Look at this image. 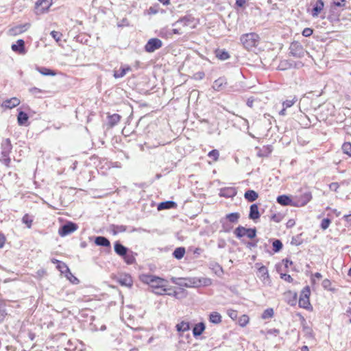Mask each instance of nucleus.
I'll list each match as a JSON object with an SVG mask.
<instances>
[{
	"label": "nucleus",
	"instance_id": "1",
	"mask_svg": "<svg viewBox=\"0 0 351 351\" xmlns=\"http://www.w3.org/2000/svg\"><path fill=\"white\" fill-rule=\"evenodd\" d=\"M141 279L142 282L156 289L154 292L156 294L162 295L167 291V281L164 278L153 275H143Z\"/></svg>",
	"mask_w": 351,
	"mask_h": 351
},
{
	"label": "nucleus",
	"instance_id": "2",
	"mask_svg": "<svg viewBox=\"0 0 351 351\" xmlns=\"http://www.w3.org/2000/svg\"><path fill=\"white\" fill-rule=\"evenodd\" d=\"M171 281L181 287H199L201 286V281L197 278H176L172 277Z\"/></svg>",
	"mask_w": 351,
	"mask_h": 351
},
{
	"label": "nucleus",
	"instance_id": "3",
	"mask_svg": "<svg viewBox=\"0 0 351 351\" xmlns=\"http://www.w3.org/2000/svg\"><path fill=\"white\" fill-rule=\"evenodd\" d=\"M240 40L245 48L249 50L257 46L259 36L255 33H249L242 35Z\"/></svg>",
	"mask_w": 351,
	"mask_h": 351
},
{
	"label": "nucleus",
	"instance_id": "4",
	"mask_svg": "<svg viewBox=\"0 0 351 351\" xmlns=\"http://www.w3.org/2000/svg\"><path fill=\"white\" fill-rule=\"evenodd\" d=\"M12 149L11 141L9 138L4 139L1 143V156L3 164L6 166H9L11 161L9 156Z\"/></svg>",
	"mask_w": 351,
	"mask_h": 351
},
{
	"label": "nucleus",
	"instance_id": "5",
	"mask_svg": "<svg viewBox=\"0 0 351 351\" xmlns=\"http://www.w3.org/2000/svg\"><path fill=\"white\" fill-rule=\"evenodd\" d=\"M255 266L258 269L256 275L263 284L264 285H270L271 279L267 267L263 265H261V264L258 263L255 264Z\"/></svg>",
	"mask_w": 351,
	"mask_h": 351
},
{
	"label": "nucleus",
	"instance_id": "6",
	"mask_svg": "<svg viewBox=\"0 0 351 351\" xmlns=\"http://www.w3.org/2000/svg\"><path fill=\"white\" fill-rule=\"evenodd\" d=\"M234 233L239 239L244 236H247L250 239H253L256 235V230L255 228H246L239 226L234 230Z\"/></svg>",
	"mask_w": 351,
	"mask_h": 351
},
{
	"label": "nucleus",
	"instance_id": "7",
	"mask_svg": "<svg viewBox=\"0 0 351 351\" xmlns=\"http://www.w3.org/2000/svg\"><path fill=\"white\" fill-rule=\"evenodd\" d=\"M312 199V195L310 192H306L293 198V206L300 207L305 206Z\"/></svg>",
	"mask_w": 351,
	"mask_h": 351
},
{
	"label": "nucleus",
	"instance_id": "8",
	"mask_svg": "<svg viewBox=\"0 0 351 351\" xmlns=\"http://www.w3.org/2000/svg\"><path fill=\"white\" fill-rule=\"evenodd\" d=\"M290 53L295 58H300L303 57L306 53L302 45L298 42H293L289 47Z\"/></svg>",
	"mask_w": 351,
	"mask_h": 351
},
{
	"label": "nucleus",
	"instance_id": "9",
	"mask_svg": "<svg viewBox=\"0 0 351 351\" xmlns=\"http://www.w3.org/2000/svg\"><path fill=\"white\" fill-rule=\"evenodd\" d=\"M52 5V0H38L36 3L35 12L36 14H42L47 12Z\"/></svg>",
	"mask_w": 351,
	"mask_h": 351
},
{
	"label": "nucleus",
	"instance_id": "10",
	"mask_svg": "<svg viewBox=\"0 0 351 351\" xmlns=\"http://www.w3.org/2000/svg\"><path fill=\"white\" fill-rule=\"evenodd\" d=\"M162 46V42L159 38L149 39L145 46V49L147 52L152 53L156 50L160 49Z\"/></svg>",
	"mask_w": 351,
	"mask_h": 351
},
{
	"label": "nucleus",
	"instance_id": "11",
	"mask_svg": "<svg viewBox=\"0 0 351 351\" xmlns=\"http://www.w3.org/2000/svg\"><path fill=\"white\" fill-rule=\"evenodd\" d=\"M310 289L306 287L302 291L300 298L299 299V306L304 308H308L311 305L309 302Z\"/></svg>",
	"mask_w": 351,
	"mask_h": 351
},
{
	"label": "nucleus",
	"instance_id": "12",
	"mask_svg": "<svg viewBox=\"0 0 351 351\" xmlns=\"http://www.w3.org/2000/svg\"><path fill=\"white\" fill-rule=\"evenodd\" d=\"M77 228V226L75 223L72 222H69L64 226H62L58 230V233L61 237H65L73 232H75Z\"/></svg>",
	"mask_w": 351,
	"mask_h": 351
},
{
	"label": "nucleus",
	"instance_id": "13",
	"mask_svg": "<svg viewBox=\"0 0 351 351\" xmlns=\"http://www.w3.org/2000/svg\"><path fill=\"white\" fill-rule=\"evenodd\" d=\"M30 27V23H26L13 27L9 29V34L10 36H17L26 32Z\"/></svg>",
	"mask_w": 351,
	"mask_h": 351
},
{
	"label": "nucleus",
	"instance_id": "14",
	"mask_svg": "<svg viewBox=\"0 0 351 351\" xmlns=\"http://www.w3.org/2000/svg\"><path fill=\"white\" fill-rule=\"evenodd\" d=\"M324 8V3L323 0H317L313 4V9L311 10V16L313 18H317L322 13Z\"/></svg>",
	"mask_w": 351,
	"mask_h": 351
},
{
	"label": "nucleus",
	"instance_id": "15",
	"mask_svg": "<svg viewBox=\"0 0 351 351\" xmlns=\"http://www.w3.org/2000/svg\"><path fill=\"white\" fill-rule=\"evenodd\" d=\"M132 71V68L128 65H123L120 67L119 70L114 69L113 71V76L114 78L123 77L128 72Z\"/></svg>",
	"mask_w": 351,
	"mask_h": 351
},
{
	"label": "nucleus",
	"instance_id": "16",
	"mask_svg": "<svg viewBox=\"0 0 351 351\" xmlns=\"http://www.w3.org/2000/svg\"><path fill=\"white\" fill-rule=\"evenodd\" d=\"M117 282L121 285L126 287H131L133 284L132 277L128 274H122L119 276Z\"/></svg>",
	"mask_w": 351,
	"mask_h": 351
},
{
	"label": "nucleus",
	"instance_id": "17",
	"mask_svg": "<svg viewBox=\"0 0 351 351\" xmlns=\"http://www.w3.org/2000/svg\"><path fill=\"white\" fill-rule=\"evenodd\" d=\"M20 104V100L17 97H12L3 101L1 106L5 108L12 109Z\"/></svg>",
	"mask_w": 351,
	"mask_h": 351
},
{
	"label": "nucleus",
	"instance_id": "18",
	"mask_svg": "<svg viewBox=\"0 0 351 351\" xmlns=\"http://www.w3.org/2000/svg\"><path fill=\"white\" fill-rule=\"evenodd\" d=\"M226 84V79L224 77H219L214 81L212 87L216 91H221L224 89Z\"/></svg>",
	"mask_w": 351,
	"mask_h": 351
},
{
	"label": "nucleus",
	"instance_id": "19",
	"mask_svg": "<svg viewBox=\"0 0 351 351\" xmlns=\"http://www.w3.org/2000/svg\"><path fill=\"white\" fill-rule=\"evenodd\" d=\"M12 49L20 54H25L26 51L25 49V42L22 39H19L15 44L12 45Z\"/></svg>",
	"mask_w": 351,
	"mask_h": 351
},
{
	"label": "nucleus",
	"instance_id": "20",
	"mask_svg": "<svg viewBox=\"0 0 351 351\" xmlns=\"http://www.w3.org/2000/svg\"><path fill=\"white\" fill-rule=\"evenodd\" d=\"M297 97H293L291 99H287L282 102V109L279 112V114L280 116H285L286 115V110L288 108L291 107L297 101Z\"/></svg>",
	"mask_w": 351,
	"mask_h": 351
},
{
	"label": "nucleus",
	"instance_id": "21",
	"mask_svg": "<svg viewBox=\"0 0 351 351\" xmlns=\"http://www.w3.org/2000/svg\"><path fill=\"white\" fill-rule=\"evenodd\" d=\"M260 217L258 207L257 204H252L250 206L249 218L252 220H256Z\"/></svg>",
	"mask_w": 351,
	"mask_h": 351
},
{
	"label": "nucleus",
	"instance_id": "22",
	"mask_svg": "<svg viewBox=\"0 0 351 351\" xmlns=\"http://www.w3.org/2000/svg\"><path fill=\"white\" fill-rule=\"evenodd\" d=\"M114 251L118 255L123 256L128 252V248L120 243L116 242L114 244Z\"/></svg>",
	"mask_w": 351,
	"mask_h": 351
},
{
	"label": "nucleus",
	"instance_id": "23",
	"mask_svg": "<svg viewBox=\"0 0 351 351\" xmlns=\"http://www.w3.org/2000/svg\"><path fill=\"white\" fill-rule=\"evenodd\" d=\"M244 197L248 202H254L258 197V195L254 190H248L245 193Z\"/></svg>",
	"mask_w": 351,
	"mask_h": 351
},
{
	"label": "nucleus",
	"instance_id": "24",
	"mask_svg": "<svg viewBox=\"0 0 351 351\" xmlns=\"http://www.w3.org/2000/svg\"><path fill=\"white\" fill-rule=\"evenodd\" d=\"M293 199L291 200L287 195H280L277 197V202L283 206L293 205Z\"/></svg>",
	"mask_w": 351,
	"mask_h": 351
},
{
	"label": "nucleus",
	"instance_id": "25",
	"mask_svg": "<svg viewBox=\"0 0 351 351\" xmlns=\"http://www.w3.org/2000/svg\"><path fill=\"white\" fill-rule=\"evenodd\" d=\"M205 330V325L204 323L200 322L196 324L193 329V334L195 337L199 336Z\"/></svg>",
	"mask_w": 351,
	"mask_h": 351
},
{
	"label": "nucleus",
	"instance_id": "26",
	"mask_svg": "<svg viewBox=\"0 0 351 351\" xmlns=\"http://www.w3.org/2000/svg\"><path fill=\"white\" fill-rule=\"evenodd\" d=\"M95 243L99 246L108 247L110 243L108 239L104 237H97L95 238Z\"/></svg>",
	"mask_w": 351,
	"mask_h": 351
},
{
	"label": "nucleus",
	"instance_id": "27",
	"mask_svg": "<svg viewBox=\"0 0 351 351\" xmlns=\"http://www.w3.org/2000/svg\"><path fill=\"white\" fill-rule=\"evenodd\" d=\"M176 204L173 201H167L161 202L158 206V209L159 210H163V209H169L176 207Z\"/></svg>",
	"mask_w": 351,
	"mask_h": 351
},
{
	"label": "nucleus",
	"instance_id": "28",
	"mask_svg": "<svg viewBox=\"0 0 351 351\" xmlns=\"http://www.w3.org/2000/svg\"><path fill=\"white\" fill-rule=\"evenodd\" d=\"M209 321L215 324H219L221 322V316L217 312H213L210 314Z\"/></svg>",
	"mask_w": 351,
	"mask_h": 351
},
{
	"label": "nucleus",
	"instance_id": "29",
	"mask_svg": "<svg viewBox=\"0 0 351 351\" xmlns=\"http://www.w3.org/2000/svg\"><path fill=\"white\" fill-rule=\"evenodd\" d=\"M108 117V123L111 127H113L115 125H117L121 119V116L118 114H113L112 115H109Z\"/></svg>",
	"mask_w": 351,
	"mask_h": 351
},
{
	"label": "nucleus",
	"instance_id": "30",
	"mask_svg": "<svg viewBox=\"0 0 351 351\" xmlns=\"http://www.w3.org/2000/svg\"><path fill=\"white\" fill-rule=\"evenodd\" d=\"M176 329L178 332H186L190 329V324L188 322L182 321L176 325Z\"/></svg>",
	"mask_w": 351,
	"mask_h": 351
},
{
	"label": "nucleus",
	"instance_id": "31",
	"mask_svg": "<svg viewBox=\"0 0 351 351\" xmlns=\"http://www.w3.org/2000/svg\"><path fill=\"white\" fill-rule=\"evenodd\" d=\"M28 118L29 117L25 112H24L23 111L19 112V113L18 114V117H17V121H18L19 125H25V123L27 121Z\"/></svg>",
	"mask_w": 351,
	"mask_h": 351
},
{
	"label": "nucleus",
	"instance_id": "32",
	"mask_svg": "<svg viewBox=\"0 0 351 351\" xmlns=\"http://www.w3.org/2000/svg\"><path fill=\"white\" fill-rule=\"evenodd\" d=\"M240 218V214L239 213H232L226 216V219L231 223H237Z\"/></svg>",
	"mask_w": 351,
	"mask_h": 351
},
{
	"label": "nucleus",
	"instance_id": "33",
	"mask_svg": "<svg viewBox=\"0 0 351 351\" xmlns=\"http://www.w3.org/2000/svg\"><path fill=\"white\" fill-rule=\"evenodd\" d=\"M184 254H185L184 247H177L174 250L173 255L176 258L181 259L184 256Z\"/></svg>",
	"mask_w": 351,
	"mask_h": 351
},
{
	"label": "nucleus",
	"instance_id": "34",
	"mask_svg": "<svg viewBox=\"0 0 351 351\" xmlns=\"http://www.w3.org/2000/svg\"><path fill=\"white\" fill-rule=\"evenodd\" d=\"M36 70L43 75H55V73L45 67H37Z\"/></svg>",
	"mask_w": 351,
	"mask_h": 351
},
{
	"label": "nucleus",
	"instance_id": "35",
	"mask_svg": "<svg viewBox=\"0 0 351 351\" xmlns=\"http://www.w3.org/2000/svg\"><path fill=\"white\" fill-rule=\"evenodd\" d=\"M216 56L221 60H226L229 58L230 56L226 51L219 50L216 52Z\"/></svg>",
	"mask_w": 351,
	"mask_h": 351
},
{
	"label": "nucleus",
	"instance_id": "36",
	"mask_svg": "<svg viewBox=\"0 0 351 351\" xmlns=\"http://www.w3.org/2000/svg\"><path fill=\"white\" fill-rule=\"evenodd\" d=\"M274 310L271 308H267L265 310L261 315L262 319H267L271 318L274 316Z\"/></svg>",
	"mask_w": 351,
	"mask_h": 351
},
{
	"label": "nucleus",
	"instance_id": "37",
	"mask_svg": "<svg viewBox=\"0 0 351 351\" xmlns=\"http://www.w3.org/2000/svg\"><path fill=\"white\" fill-rule=\"evenodd\" d=\"M343 152L351 157V143L349 142L344 143L342 145Z\"/></svg>",
	"mask_w": 351,
	"mask_h": 351
},
{
	"label": "nucleus",
	"instance_id": "38",
	"mask_svg": "<svg viewBox=\"0 0 351 351\" xmlns=\"http://www.w3.org/2000/svg\"><path fill=\"white\" fill-rule=\"evenodd\" d=\"M56 261L58 263V268L59 269V270L62 273H65L66 274V273L69 271V269L67 267V265L65 263H62L60 261Z\"/></svg>",
	"mask_w": 351,
	"mask_h": 351
},
{
	"label": "nucleus",
	"instance_id": "39",
	"mask_svg": "<svg viewBox=\"0 0 351 351\" xmlns=\"http://www.w3.org/2000/svg\"><path fill=\"white\" fill-rule=\"evenodd\" d=\"M273 250L275 252H279L282 247V242L278 240V239H276L275 240L274 242H273Z\"/></svg>",
	"mask_w": 351,
	"mask_h": 351
},
{
	"label": "nucleus",
	"instance_id": "40",
	"mask_svg": "<svg viewBox=\"0 0 351 351\" xmlns=\"http://www.w3.org/2000/svg\"><path fill=\"white\" fill-rule=\"evenodd\" d=\"M22 221L23 223L27 225V228H31L33 220L29 215H25L23 217Z\"/></svg>",
	"mask_w": 351,
	"mask_h": 351
},
{
	"label": "nucleus",
	"instance_id": "41",
	"mask_svg": "<svg viewBox=\"0 0 351 351\" xmlns=\"http://www.w3.org/2000/svg\"><path fill=\"white\" fill-rule=\"evenodd\" d=\"M249 317L246 315H243L239 319V324L241 326L244 327L245 326L248 322H249Z\"/></svg>",
	"mask_w": 351,
	"mask_h": 351
},
{
	"label": "nucleus",
	"instance_id": "42",
	"mask_svg": "<svg viewBox=\"0 0 351 351\" xmlns=\"http://www.w3.org/2000/svg\"><path fill=\"white\" fill-rule=\"evenodd\" d=\"M66 276L73 284H77L79 282V280L70 271V270L66 273Z\"/></svg>",
	"mask_w": 351,
	"mask_h": 351
},
{
	"label": "nucleus",
	"instance_id": "43",
	"mask_svg": "<svg viewBox=\"0 0 351 351\" xmlns=\"http://www.w3.org/2000/svg\"><path fill=\"white\" fill-rule=\"evenodd\" d=\"M208 156L212 158L215 161H217L219 159V152L217 149H213L208 153Z\"/></svg>",
	"mask_w": 351,
	"mask_h": 351
},
{
	"label": "nucleus",
	"instance_id": "44",
	"mask_svg": "<svg viewBox=\"0 0 351 351\" xmlns=\"http://www.w3.org/2000/svg\"><path fill=\"white\" fill-rule=\"evenodd\" d=\"M123 257L125 261L129 265L132 264L135 260L132 254H129L128 253H126Z\"/></svg>",
	"mask_w": 351,
	"mask_h": 351
},
{
	"label": "nucleus",
	"instance_id": "45",
	"mask_svg": "<svg viewBox=\"0 0 351 351\" xmlns=\"http://www.w3.org/2000/svg\"><path fill=\"white\" fill-rule=\"evenodd\" d=\"M51 35L57 43H59L60 41L62 36V34L60 32L56 31H52L51 32Z\"/></svg>",
	"mask_w": 351,
	"mask_h": 351
},
{
	"label": "nucleus",
	"instance_id": "46",
	"mask_svg": "<svg viewBox=\"0 0 351 351\" xmlns=\"http://www.w3.org/2000/svg\"><path fill=\"white\" fill-rule=\"evenodd\" d=\"M330 223L331 221L328 218L324 219L321 223L322 229L326 230L329 227Z\"/></svg>",
	"mask_w": 351,
	"mask_h": 351
},
{
	"label": "nucleus",
	"instance_id": "47",
	"mask_svg": "<svg viewBox=\"0 0 351 351\" xmlns=\"http://www.w3.org/2000/svg\"><path fill=\"white\" fill-rule=\"evenodd\" d=\"M285 295L286 296H292V300H289L288 301V304L293 306L295 304L296 302V293H293L292 294V293L291 291H289L287 293H285Z\"/></svg>",
	"mask_w": 351,
	"mask_h": 351
},
{
	"label": "nucleus",
	"instance_id": "48",
	"mask_svg": "<svg viewBox=\"0 0 351 351\" xmlns=\"http://www.w3.org/2000/svg\"><path fill=\"white\" fill-rule=\"evenodd\" d=\"M313 31L311 28L306 27L303 29L302 34V36H304L305 37H308L313 34Z\"/></svg>",
	"mask_w": 351,
	"mask_h": 351
},
{
	"label": "nucleus",
	"instance_id": "49",
	"mask_svg": "<svg viewBox=\"0 0 351 351\" xmlns=\"http://www.w3.org/2000/svg\"><path fill=\"white\" fill-rule=\"evenodd\" d=\"M126 230V227L124 226H114V231L115 233H117V232H125Z\"/></svg>",
	"mask_w": 351,
	"mask_h": 351
},
{
	"label": "nucleus",
	"instance_id": "50",
	"mask_svg": "<svg viewBox=\"0 0 351 351\" xmlns=\"http://www.w3.org/2000/svg\"><path fill=\"white\" fill-rule=\"evenodd\" d=\"M280 278L282 279H283L284 280L287 281L289 282H291L293 281V278L289 274H281Z\"/></svg>",
	"mask_w": 351,
	"mask_h": 351
},
{
	"label": "nucleus",
	"instance_id": "51",
	"mask_svg": "<svg viewBox=\"0 0 351 351\" xmlns=\"http://www.w3.org/2000/svg\"><path fill=\"white\" fill-rule=\"evenodd\" d=\"M199 280L201 281V286H208L211 285V280L210 278H199Z\"/></svg>",
	"mask_w": 351,
	"mask_h": 351
},
{
	"label": "nucleus",
	"instance_id": "52",
	"mask_svg": "<svg viewBox=\"0 0 351 351\" xmlns=\"http://www.w3.org/2000/svg\"><path fill=\"white\" fill-rule=\"evenodd\" d=\"M227 313H228V316L230 317H231L232 319H234L235 318H237V313L236 311L232 310V309H229V310H228Z\"/></svg>",
	"mask_w": 351,
	"mask_h": 351
},
{
	"label": "nucleus",
	"instance_id": "53",
	"mask_svg": "<svg viewBox=\"0 0 351 351\" xmlns=\"http://www.w3.org/2000/svg\"><path fill=\"white\" fill-rule=\"evenodd\" d=\"M346 0H335L333 4L337 7H343L346 5Z\"/></svg>",
	"mask_w": 351,
	"mask_h": 351
},
{
	"label": "nucleus",
	"instance_id": "54",
	"mask_svg": "<svg viewBox=\"0 0 351 351\" xmlns=\"http://www.w3.org/2000/svg\"><path fill=\"white\" fill-rule=\"evenodd\" d=\"M339 184L337 182H332L331 184H329V189L331 190V191H337V189H339Z\"/></svg>",
	"mask_w": 351,
	"mask_h": 351
},
{
	"label": "nucleus",
	"instance_id": "55",
	"mask_svg": "<svg viewBox=\"0 0 351 351\" xmlns=\"http://www.w3.org/2000/svg\"><path fill=\"white\" fill-rule=\"evenodd\" d=\"M5 242V237L3 233L0 232V248L3 247Z\"/></svg>",
	"mask_w": 351,
	"mask_h": 351
},
{
	"label": "nucleus",
	"instance_id": "56",
	"mask_svg": "<svg viewBox=\"0 0 351 351\" xmlns=\"http://www.w3.org/2000/svg\"><path fill=\"white\" fill-rule=\"evenodd\" d=\"M245 3H246L245 0H237L236 1V4L239 7H243L245 5Z\"/></svg>",
	"mask_w": 351,
	"mask_h": 351
},
{
	"label": "nucleus",
	"instance_id": "57",
	"mask_svg": "<svg viewBox=\"0 0 351 351\" xmlns=\"http://www.w3.org/2000/svg\"><path fill=\"white\" fill-rule=\"evenodd\" d=\"M322 285L324 288H328L330 285V281L328 279H325L322 282Z\"/></svg>",
	"mask_w": 351,
	"mask_h": 351
},
{
	"label": "nucleus",
	"instance_id": "58",
	"mask_svg": "<svg viewBox=\"0 0 351 351\" xmlns=\"http://www.w3.org/2000/svg\"><path fill=\"white\" fill-rule=\"evenodd\" d=\"M343 218L346 221L351 222V214L344 215Z\"/></svg>",
	"mask_w": 351,
	"mask_h": 351
},
{
	"label": "nucleus",
	"instance_id": "59",
	"mask_svg": "<svg viewBox=\"0 0 351 351\" xmlns=\"http://www.w3.org/2000/svg\"><path fill=\"white\" fill-rule=\"evenodd\" d=\"M32 93H41V90L38 88H33L30 90Z\"/></svg>",
	"mask_w": 351,
	"mask_h": 351
},
{
	"label": "nucleus",
	"instance_id": "60",
	"mask_svg": "<svg viewBox=\"0 0 351 351\" xmlns=\"http://www.w3.org/2000/svg\"><path fill=\"white\" fill-rule=\"evenodd\" d=\"M247 105L250 107H252V105H253V100L251 99H248L247 101Z\"/></svg>",
	"mask_w": 351,
	"mask_h": 351
},
{
	"label": "nucleus",
	"instance_id": "61",
	"mask_svg": "<svg viewBox=\"0 0 351 351\" xmlns=\"http://www.w3.org/2000/svg\"><path fill=\"white\" fill-rule=\"evenodd\" d=\"M163 5H168L169 3V0H158Z\"/></svg>",
	"mask_w": 351,
	"mask_h": 351
},
{
	"label": "nucleus",
	"instance_id": "62",
	"mask_svg": "<svg viewBox=\"0 0 351 351\" xmlns=\"http://www.w3.org/2000/svg\"><path fill=\"white\" fill-rule=\"evenodd\" d=\"M292 264V261H289L287 259L285 260V267H288L289 265H291Z\"/></svg>",
	"mask_w": 351,
	"mask_h": 351
},
{
	"label": "nucleus",
	"instance_id": "63",
	"mask_svg": "<svg viewBox=\"0 0 351 351\" xmlns=\"http://www.w3.org/2000/svg\"><path fill=\"white\" fill-rule=\"evenodd\" d=\"M314 276L315 278H318V279H320L322 277V274L320 273H318V272L315 273L314 274Z\"/></svg>",
	"mask_w": 351,
	"mask_h": 351
},
{
	"label": "nucleus",
	"instance_id": "64",
	"mask_svg": "<svg viewBox=\"0 0 351 351\" xmlns=\"http://www.w3.org/2000/svg\"><path fill=\"white\" fill-rule=\"evenodd\" d=\"M271 219H272L274 221H276V222H278V221H279L278 217V216H277L276 215H274L272 216Z\"/></svg>",
	"mask_w": 351,
	"mask_h": 351
}]
</instances>
